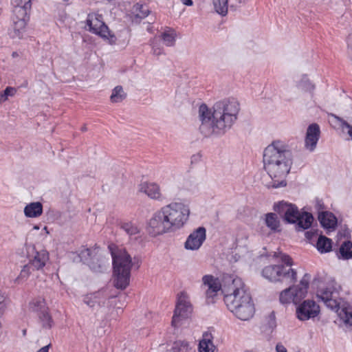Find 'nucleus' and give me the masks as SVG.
<instances>
[{
    "instance_id": "3",
    "label": "nucleus",
    "mask_w": 352,
    "mask_h": 352,
    "mask_svg": "<svg viewBox=\"0 0 352 352\" xmlns=\"http://www.w3.org/2000/svg\"><path fill=\"white\" fill-rule=\"evenodd\" d=\"M264 168L272 182L270 186H285V177L292 164V154L288 146L280 141H274L267 146L263 153Z\"/></svg>"
},
{
    "instance_id": "21",
    "label": "nucleus",
    "mask_w": 352,
    "mask_h": 352,
    "mask_svg": "<svg viewBox=\"0 0 352 352\" xmlns=\"http://www.w3.org/2000/svg\"><path fill=\"white\" fill-rule=\"evenodd\" d=\"M43 212V206L40 202H32L28 204L24 208V214L30 218L38 217Z\"/></svg>"
},
{
    "instance_id": "23",
    "label": "nucleus",
    "mask_w": 352,
    "mask_h": 352,
    "mask_svg": "<svg viewBox=\"0 0 352 352\" xmlns=\"http://www.w3.org/2000/svg\"><path fill=\"white\" fill-rule=\"evenodd\" d=\"M38 322L43 329H50L54 325V320L51 314L49 312V309L42 313H39L38 315Z\"/></svg>"
},
{
    "instance_id": "8",
    "label": "nucleus",
    "mask_w": 352,
    "mask_h": 352,
    "mask_svg": "<svg viewBox=\"0 0 352 352\" xmlns=\"http://www.w3.org/2000/svg\"><path fill=\"white\" fill-rule=\"evenodd\" d=\"M76 255L80 261L87 265L95 272H103L109 266V259L98 248H82Z\"/></svg>"
},
{
    "instance_id": "55",
    "label": "nucleus",
    "mask_w": 352,
    "mask_h": 352,
    "mask_svg": "<svg viewBox=\"0 0 352 352\" xmlns=\"http://www.w3.org/2000/svg\"><path fill=\"white\" fill-rule=\"evenodd\" d=\"M23 334L25 336L26 334V329L23 330Z\"/></svg>"
},
{
    "instance_id": "50",
    "label": "nucleus",
    "mask_w": 352,
    "mask_h": 352,
    "mask_svg": "<svg viewBox=\"0 0 352 352\" xmlns=\"http://www.w3.org/2000/svg\"><path fill=\"white\" fill-rule=\"evenodd\" d=\"M182 1V3L184 4V5H186V6H192V0H181Z\"/></svg>"
},
{
    "instance_id": "2",
    "label": "nucleus",
    "mask_w": 352,
    "mask_h": 352,
    "mask_svg": "<svg viewBox=\"0 0 352 352\" xmlns=\"http://www.w3.org/2000/svg\"><path fill=\"white\" fill-rule=\"evenodd\" d=\"M239 111L240 104L233 98L219 100L211 108L201 104L199 107L200 132L206 137L224 134L236 121Z\"/></svg>"
},
{
    "instance_id": "19",
    "label": "nucleus",
    "mask_w": 352,
    "mask_h": 352,
    "mask_svg": "<svg viewBox=\"0 0 352 352\" xmlns=\"http://www.w3.org/2000/svg\"><path fill=\"white\" fill-rule=\"evenodd\" d=\"M49 260V254L47 250L36 251L34 256L30 260L32 270H41Z\"/></svg>"
},
{
    "instance_id": "42",
    "label": "nucleus",
    "mask_w": 352,
    "mask_h": 352,
    "mask_svg": "<svg viewBox=\"0 0 352 352\" xmlns=\"http://www.w3.org/2000/svg\"><path fill=\"white\" fill-rule=\"evenodd\" d=\"M316 210H318V214L322 212V211H325V206L324 205V203L322 201V200L317 199L316 200Z\"/></svg>"
},
{
    "instance_id": "29",
    "label": "nucleus",
    "mask_w": 352,
    "mask_h": 352,
    "mask_svg": "<svg viewBox=\"0 0 352 352\" xmlns=\"http://www.w3.org/2000/svg\"><path fill=\"white\" fill-rule=\"evenodd\" d=\"M265 222L266 226L273 231H276L280 225L277 215L272 212L266 214Z\"/></svg>"
},
{
    "instance_id": "22",
    "label": "nucleus",
    "mask_w": 352,
    "mask_h": 352,
    "mask_svg": "<svg viewBox=\"0 0 352 352\" xmlns=\"http://www.w3.org/2000/svg\"><path fill=\"white\" fill-rule=\"evenodd\" d=\"M29 308L32 311L37 313L38 315L39 313L44 312L49 309L45 299L42 298L33 299L29 304Z\"/></svg>"
},
{
    "instance_id": "18",
    "label": "nucleus",
    "mask_w": 352,
    "mask_h": 352,
    "mask_svg": "<svg viewBox=\"0 0 352 352\" xmlns=\"http://www.w3.org/2000/svg\"><path fill=\"white\" fill-rule=\"evenodd\" d=\"M140 190L152 199L157 201H162L164 199L160 185L155 182L143 183Z\"/></svg>"
},
{
    "instance_id": "6",
    "label": "nucleus",
    "mask_w": 352,
    "mask_h": 352,
    "mask_svg": "<svg viewBox=\"0 0 352 352\" xmlns=\"http://www.w3.org/2000/svg\"><path fill=\"white\" fill-rule=\"evenodd\" d=\"M283 264L271 265L266 266L262 271V274L266 279L272 281H286L289 283L296 280L297 272L292 268L293 261L287 254L281 257Z\"/></svg>"
},
{
    "instance_id": "52",
    "label": "nucleus",
    "mask_w": 352,
    "mask_h": 352,
    "mask_svg": "<svg viewBox=\"0 0 352 352\" xmlns=\"http://www.w3.org/2000/svg\"><path fill=\"white\" fill-rule=\"evenodd\" d=\"M270 317L272 320H274L275 319V316H274V312H272L270 315Z\"/></svg>"
},
{
    "instance_id": "10",
    "label": "nucleus",
    "mask_w": 352,
    "mask_h": 352,
    "mask_svg": "<svg viewBox=\"0 0 352 352\" xmlns=\"http://www.w3.org/2000/svg\"><path fill=\"white\" fill-rule=\"evenodd\" d=\"M146 231L153 237L171 232L161 209L156 211L148 221Z\"/></svg>"
},
{
    "instance_id": "14",
    "label": "nucleus",
    "mask_w": 352,
    "mask_h": 352,
    "mask_svg": "<svg viewBox=\"0 0 352 352\" xmlns=\"http://www.w3.org/2000/svg\"><path fill=\"white\" fill-rule=\"evenodd\" d=\"M206 237V230L204 227H199L187 238L184 247L187 250H197L203 244Z\"/></svg>"
},
{
    "instance_id": "26",
    "label": "nucleus",
    "mask_w": 352,
    "mask_h": 352,
    "mask_svg": "<svg viewBox=\"0 0 352 352\" xmlns=\"http://www.w3.org/2000/svg\"><path fill=\"white\" fill-rule=\"evenodd\" d=\"M313 219L314 218L311 214L305 212L300 214L298 218V220L296 221L297 226L299 228H301L302 230L307 229L311 226Z\"/></svg>"
},
{
    "instance_id": "7",
    "label": "nucleus",
    "mask_w": 352,
    "mask_h": 352,
    "mask_svg": "<svg viewBox=\"0 0 352 352\" xmlns=\"http://www.w3.org/2000/svg\"><path fill=\"white\" fill-rule=\"evenodd\" d=\"M171 232L182 228L188 221L190 208L181 202H173L160 208Z\"/></svg>"
},
{
    "instance_id": "35",
    "label": "nucleus",
    "mask_w": 352,
    "mask_h": 352,
    "mask_svg": "<svg viewBox=\"0 0 352 352\" xmlns=\"http://www.w3.org/2000/svg\"><path fill=\"white\" fill-rule=\"evenodd\" d=\"M280 301L283 304L290 303L291 302H294L293 294L292 292V288H287L284 289L280 294Z\"/></svg>"
},
{
    "instance_id": "48",
    "label": "nucleus",
    "mask_w": 352,
    "mask_h": 352,
    "mask_svg": "<svg viewBox=\"0 0 352 352\" xmlns=\"http://www.w3.org/2000/svg\"><path fill=\"white\" fill-rule=\"evenodd\" d=\"M50 346H51V344H49L42 347L41 349L38 350L36 352H48L49 349H50Z\"/></svg>"
},
{
    "instance_id": "33",
    "label": "nucleus",
    "mask_w": 352,
    "mask_h": 352,
    "mask_svg": "<svg viewBox=\"0 0 352 352\" xmlns=\"http://www.w3.org/2000/svg\"><path fill=\"white\" fill-rule=\"evenodd\" d=\"M212 1L217 12L223 16L227 14L228 0H212Z\"/></svg>"
},
{
    "instance_id": "17",
    "label": "nucleus",
    "mask_w": 352,
    "mask_h": 352,
    "mask_svg": "<svg viewBox=\"0 0 352 352\" xmlns=\"http://www.w3.org/2000/svg\"><path fill=\"white\" fill-rule=\"evenodd\" d=\"M310 278L311 276L309 274H305L301 279L299 285L291 287L294 304L299 303L302 299L305 298L307 293V289L309 287Z\"/></svg>"
},
{
    "instance_id": "47",
    "label": "nucleus",
    "mask_w": 352,
    "mask_h": 352,
    "mask_svg": "<svg viewBox=\"0 0 352 352\" xmlns=\"http://www.w3.org/2000/svg\"><path fill=\"white\" fill-rule=\"evenodd\" d=\"M347 45L350 50L352 51V33L350 34L347 38Z\"/></svg>"
},
{
    "instance_id": "16",
    "label": "nucleus",
    "mask_w": 352,
    "mask_h": 352,
    "mask_svg": "<svg viewBox=\"0 0 352 352\" xmlns=\"http://www.w3.org/2000/svg\"><path fill=\"white\" fill-rule=\"evenodd\" d=\"M277 211L280 213H284L285 220L291 223H296L300 215L296 206L285 202L279 203Z\"/></svg>"
},
{
    "instance_id": "36",
    "label": "nucleus",
    "mask_w": 352,
    "mask_h": 352,
    "mask_svg": "<svg viewBox=\"0 0 352 352\" xmlns=\"http://www.w3.org/2000/svg\"><path fill=\"white\" fill-rule=\"evenodd\" d=\"M121 228L129 235H135L139 232V228L131 222H125L121 224Z\"/></svg>"
},
{
    "instance_id": "39",
    "label": "nucleus",
    "mask_w": 352,
    "mask_h": 352,
    "mask_svg": "<svg viewBox=\"0 0 352 352\" xmlns=\"http://www.w3.org/2000/svg\"><path fill=\"white\" fill-rule=\"evenodd\" d=\"M331 116L336 119L338 122H340V126L342 128L346 127L348 129V134L352 139V126L350 125L347 122L343 120L342 118L335 115L331 114Z\"/></svg>"
},
{
    "instance_id": "56",
    "label": "nucleus",
    "mask_w": 352,
    "mask_h": 352,
    "mask_svg": "<svg viewBox=\"0 0 352 352\" xmlns=\"http://www.w3.org/2000/svg\"><path fill=\"white\" fill-rule=\"evenodd\" d=\"M2 327V324L1 322H0V329Z\"/></svg>"
},
{
    "instance_id": "20",
    "label": "nucleus",
    "mask_w": 352,
    "mask_h": 352,
    "mask_svg": "<svg viewBox=\"0 0 352 352\" xmlns=\"http://www.w3.org/2000/svg\"><path fill=\"white\" fill-rule=\"evenodd\" d=\"M318 220L322 227L325 228H334L337 224L335 215L327 211H322L318 215Z\"/></svg>"
},
{
    "instance_id": "54",
    "label": "nucleus",
    "mask_w": 352,
    "mask_h": 352,
    "mask_svg": "<svg viewBox=\"0 0 352 352\" xmlns=\"http://www.w3.org/2000/svg\"><path fill=\"white\" fill-rule=\"evenodd\" d=\"M34 229H35V230H38V229H39V227H38V226H35L34 227Z\"/></svg>"
},
{
    "instance_id": "13",
    "label": "nucleus",
    "mask_w": 352,
    "mask_h": 352,
    "mask_svg": "<svg viewBox=\"0 0 352 352\" xmlns=\"http://www.w3.org/2000/svg\"><path fill=\"white\" fill-rule=\"evenodd\" d=\"M319 306L311 300H305L296 308V316L300 320H307L319 314Z\"/></svg>"
},
{
    "instance_id": "40",
    "label": "nucleus",
    "mask_w": 352,
    "mask_h": 352,
    "mask_svg": "<svg viewBox=\"0 0 352 352\" xmlns=\"http://www.w3.org/2000/svg\"><path fill=\"white\" fill-rule=\"evenodd\" d=\"M7 296L0 291V316L4 313L8 305Z\"/></svg>"
},
{
    "instance_id": "32",
    "label": "nucleus",
    "mask_w": 352,
    "mask_h": 352,
    "mask_svg": "<svg viewBox=\"0 0 352 352\" xmlns=\"http://www.w3.org/2000/svg\"><path fill=\"white\" fill-rule=\"evenodd\" d=\"M342 257L344 259L352 258V243L351 241H344L340 246L339 250Z\"/></svg>"
},
{
    "instance_id": "24",
    "label": "nucleus",
    "mask_w": 352,
    "mask_h": 352,
    "mask_svg": "<svg viewBox=\"0 0 352 352\" xmlns=\"http://www.w3.org/2000/svg\"><path fill=\"white\" fill-rule=\"evenodd\" d=\"M214 346L211 340V336L204 335L203 339L199 344V352H214Z\"/></svg>"
},
{
    "instance_id": "27",
    "label": "nucleus",
    "mask_w": 352,
    "mask_h": 352,
    "mask_svg": "<svg viewBox=\"0 0 352 352\" xmlns=\"http://www.w3.org/2000/svg\"><path fill=\"white\" fill-rule=\"evenodd\" d=\"M316 247L321 253L328 252L331 250V240L321 235L318 239Z\"/></svg>"
},
{
    "instance_id": "5",
    "label": "nucleus",
    "mask_w": 352,
    "mask_h": 352,
    "mask_svg": "<svg viewBox=\"0 0 352 352\" xmlns=\"http://www.w3.org/2000/svg\"><path fill=\"white\" fill-rule=\"evenodd\" d=\"M340 289V285L332 281L325 287L319 289L317 296L328 308L336 311L346 324L352 326V310L343 305L341 307L342 299L339 297Z\"/></svg>"
},
{
    "instance_id": "15",
    "label": "nucleus",
    "mask_w": 352,
    "mask_h": 352,
    "mask_svg": "<svg viewBox=\"0 0 352 352\" xmlns=\"http://www.w3.org/2000/svg\"><path fill=\"white\" fill-rule=\"evenodd\" d=\"M320 135V126L316 123L310 124L307 129L305 140V145L307 149L313 151L317 145Z\"/></svg>"
},
{
    "instance_id": "41",
    "label": "nucleus",
    "mask_w": 352,
    "mask_h": 352,
    "mask_svg": "<svg viewBox=\"0 0 352 352\" xmlns=\"http://www.w3.org/2000/svg\"><path fill=\"white\" fill-rule=\"evenodd\" d=\"M32 0H11L13 7L31 8Z\"/></svg>"
},
{
    "instance_id": "9",
    "label": "nucleus",
    "mask_w": 352,
    "mask_h": 352,
    "mask_svg": "<svg viewBox=\"0 0 352 352\" xmlns=\"http://www.w3.org/2000/svg\"><path fill=\"white\" fill-rule=\"evenodd\" d=\"M87 25L89 27V31L92 33L107 39L111 44L116 43V36L111 33L107 25L104 23L102 14L97 13L89 14Z\"/></svg>"
},
{
    "instance_id": "51",
    "label": "nucleus",
    "mask_w": 352,
    "mask_h": 352,
    "mask_svg": "<svg viewBox=\"0 0 352 352\" xmlns=\"http://www.w3.org/2000/svg\"><path fill=\"white\" fill-rule=\"evenodd\" d=\"M7 97L3 96V93L0 94V102H3L7 100Z\"/></svg>"
},
{
    "instance_id": "53",
    "label": "nucleus",
    "mask_w": 352,
    "mask_h": 352,
    "mask_svg": "<svg viewBox=\"0 0 352 352\" xmlns=\"http://www.w3.org/2000/svg\"><path fill=\"white\" fill-rule=\"evenodd\" d=\"M87 130V127L85 126H84L83 127H82V131H85Z\"/></svg>"
},
{
    "instance_id": "45",
    "label": "nucleus",
    "mask_w": 352,
    "mask_h": 352,
    "mask_svg": "<svg viewBox=\"0 0 352 352\" xmlns=\"http://www.w3.org/2000/svg\"><path fill=\"white\" fill-rule=\"evenodd\" d=\"M276 352H287V349L282 344H277L276 346Z\"/></svg>"
},
{
    "instance_id": "44",
    "label": "nucleus",
    "mask_w": 352,
    "mask_h": 352,
    "mask_svg": "<svg viewBox=\"0 0 352 352\" xmlns=\"http://www.w3.org/2000/svg\"><path fill=\"white\" fill-rule=\"evenodd\" d=\"M84 302L85 304H87L88 306L91 307H95L96 304H97V302H96L94 300L90 299V296H86L84 299Z\"/></svg>"
},
{
    "instance_id": "31",
    "label": "nucleus",
    "mask_w": 352,
    "mask_h": 352,
    "mask_svg": "<svg viewBox=\"0 0 352 352\" xmlns=\"http://www.w3.org/2000/svg\"><path fill=\"white\" fill-rule=\"evenodd\" d=\"M172 352H193L188 342L178 340L174 342Z\"/></svg>"
},
{
    "instance_id": "34",
    "label": "nucleus",
    "mask_w": 352,
    "mask_h": 352,
    "mask_svg": "<svg viewBox=\"0 0 352 352\" xmlns=\"http://www.w3.org/2000/svg\"><path fill=\"white\" fill-rule=\"evenodd\" d=\"M176 34L174 30H169L162 33V38L166 46H173L175 42Z\"/></svg>"
},
{
    "instance_id": "11",
    "label": "nucleus",
    "mask_w": 352,
    "mask_h": 352,
    "mask_svg": "<svg viewBox=\"0 0 352 352\" xmlns=\"http://www.w3.org/2000/svg\"><path fill=\"white\" fill-rule=\"evenodd\" d=\"M31 8L14 7L12 19L13 21L12 38H22L27 21L28 12Z\"/></svg>"
},
{
    "instance_id": "25",
    "label": "nucleus",
    "mask_w": 352,
    "mask_h": 352,
    "mask_svg": "<svg viewBox=\"0 0 352 352\" xmlns=\"http://www.w3.org/2000/svg\"><path fill=\"white\" fill-rule=\"evenodd\" d=\"M110 298L106 289H101L90 295V299L94 300L99 306H104L107 300Z\"/></svg>"
},
{
    "instance_id": "43",
    "label": "nucleus",
    "mask_w": 352,
    "mask_h": 352,
    "mask_svg": "<svg viewBox=\"0 0 352 352\" xmlns=\"http://www.w3.org/2000/svg\"><path fill=\"white\" fill-rule=\"evenodd\" d=\"M16 92L14 88L11 87H8L3 91V96L8 98V96H13Z\"/></svg>"
},
{
    "instance_id": "38",
    "label": "nucleus",
    "mask_w": 352,
    "mask_h": 352,
    "mask_svg": "<svg viewBox=\"0 0 352 352\" xmlns=\"http://www.w3.org/2000/svg\"><path fill=\"white\" fill-rule=\"evenodd\" d=\"M298 87L302 91L312 93L315 89V85H313L306 76H305L299 82Z\"/></svg>"
},
{
    "instance_id": "1",
    "label": "nucleus",
    "mask_w": 352,
    "mask_h": 352,
    "mask_svg": "<svg viewBox=\"0 0 352 352\" xmlns=\"http://www.w3.org/2000/svg\"><path fill=\"white\" fill-rule=\"evenodd\" d=\"M202 281L206 287V295L208 298H212L221 289L228 309L236 318L241 320H248L254 316L255 309L252 297L241 278L226 277L223 286L219 280L212 275L204 276Z\"/></svg>"
},
{
    "instance_id": "46",
    "label": "nucleus",
    "mask_w": 352,
    "mask_h": 352,
    "mask_svg": "<svg viewBox=\"0 0 352 352\" xmlns=\"http://www.w3.org/2000/svg\"><path fill=\"white\" fill-rule=\"evenodd\" d=\"M316 235V233L314 231L310 230L305 232V236L307 239L311 240L314 236Z\"/></svg>"
},
{
    "instance_id": "49",
    "label": "nucleus",
    "mask_w": 352,
    "mask_h": 352,
    "mask_svg": "<svg viewBox=\"0 0 352 352\" xmlns=\"http://www.w3.org/2000/svg\"><path fill=\"white\" fill-rule=\"evenodd\" d=\"M162 52H163V50L161 48H155V47L153 48V54L155 55L159 56L161 54H162Z\"/></svg>"
},
{
    "instance_id": "37",
    "label": "nucleus",
    "mask_w": 352,
    "mask_h": 352,
    "mask_svg": "<svg viewBox=\"0 0 352 352\" xmlns=\"http://www.w3.org/2000/svg\"><path fill=\"white\" fill-rule=\"evenodd\" d=\"M134 13L136 17L144 19L148 16L149 10L146 6L140 4H136L133 7Z\"/></svg>"
},
{
    "instance_id": "12",
    "label": "nucleus",
    "mask_w": 352,
    "mask_h": 352,
    "mask_svg": "<svg viewBox=\"0 0 352 352\" xmlns=\"http://www.w3.org/2000/svg\"><path fill=\"white\" fill-rule=\"evenodd\" d=\"M192 312V306L189 301L188 295L181 292L177 297L174 315L172 319V324L177 326L183 319L188 318Z\"/></svg>"
},
{
    "instance_id": "30",
    "label": "nucleus",
    "mask_w": 352,
    "mask_h": 352,
    "mask_svg": "<svg viewBox=\"0 0 352 352\" xmlns=\"http://www.w3.org/2000/svg\"><path fill=\"white\" fill-rule=\"evenodd\" d=\"M126 96L122 86H116L112 91L110 99L112 102H120Z\"/></svg>"
},
{
    "instance_id": "28",
    "label": "nucleus",
    "mask_w": 352,
    "mask_h": 352,
    "mask_svg": "<svg viewBox=\"0 0 352 352\" xmlns=\"http://www.w3.org/2000/svg\"><path fill=\"white\" fill-rule=\"evenodd\" d=\"M32 267L29 263L25 265L20 272L19 275L14 280V283L20 285L25 281L32 272Z\"/></svg>"
},
{
    "instance_id": "4",
    "label": "nucleus",
    "mask_w": 352,
    "mask_h": 352,
    "mask_svg": "<svg viewBox=\"0 0 352 352\" xmlns=\"http://www.w3.org/2000/svg\"><path fill=\"white\" fill-rule=\"evenodd\" d=\"M112 257L114 285L118 289H124L130 282L132 260L124 249L118 248L115 245H109Z\"/></svg>"
}]
</instances>
